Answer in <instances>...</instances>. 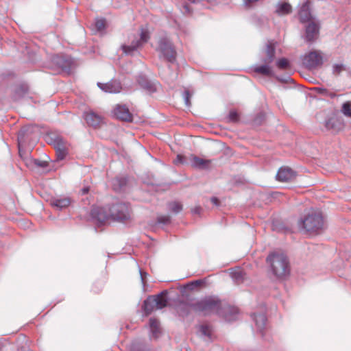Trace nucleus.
<instances>
[{
	"mask_svg": "<svg viewBox=\"0 0 351 351\" xmlns=\"http://www.w3.org/2000/svg\"><path fill=\"white\" fill-rule=\"evenodd\" d=\"M211 202H212L213 204L216 205V206H217V205L219 204V200H218V199H217V197H212V198H211Z\"/></svg>",
	"mask_w": 351,
	"mask_h": 351,
	"instance_id": "nucleus-48",
	"label": "nucleus"
},
{
	"mask_svg": "<svg viewBox=\"0 0 351 351\" xmlns=\"http://www.w3.org/2000/svg\"><path fill=\"white\" fill-rule=\"evenodd\" d=\"M252 317L255 322L258 331L263 335V330L265 327L266 321H267L265 315L264 313H259V314L253 313L252 315Z\"/></svg>",
	"mask_w": 351,
	"mask_h": 351,
	"instance_id": "nucleus-21",
	"label": "nucleus"
},
{
	"mask_svg": "<svg viewBox=\"0 0 351 351\" xmlns=\"http://www.w3.org/2000/svg\"><path fill=\"white\" fill-rule=\"evenodd\" d=\"M194 302V301H191L190 302H180L177 306H176V311L181 316H187L191 310H193L192 308V304Z\"/></svg>",
	"mask_w": 351,
	"mask_h": 351,
	"instance_id": "nucleus-22",
	"label": "nucleus"
},
{
	"mask_svg": "<svg viewBox=\"0 0 351 351\" xmlns=\"http://www.w3.org/2000/svg\"><path fill=\"white\" fill-rule=\"evenodd\" d=\"M232 277L234 280H235L237 282H239L243 280V276L241 271L238 270L232 273Z\"/></svg>",
	"mask_w": 351,
	"mask_h": 351,
	"instance_id": "nucleus-38",
	"label": "nucleus"
},
{
	"mask_svg": "<svg viewBox=\"0 0 351 351\" xmlns=\"http://www.w3.org/2000/svg\"><path fill=\"white\" fill-rule=\"evenodd\" d=\"M29 88L27 85L23 84L16 87L14 93V99H19L28 93Z\"/></svg>",
	"mask_w": 351,
	"mask_h": 351,
	"instance_id": "nucleus-28",
	"label": "nucleus"
},
{
	"mask_svg": "<svg viewBox=\"0 0 351 351\" xmlns=\"http://www.w3.org/2000/svg\"><path fill=\"white\" fill-rule=\"evenodd\" d=\"M302 62L308 69H315L323 63L322 53L319 51H311L304 56Z\"/></svg>",
	"mask_w": 351,
	"mask_h": 351,
	"instance_id": "nucleus-7",
	"label": "nucleus"
},
{
	"mask_svg": "<svg viewBox=\"0 0 351 351\" xmlns=\"http://www.w3.org/2000/svg\"><path fill=\"white\" fill-rule=\"evenodd\" d=\"M186 161V158L184 156L178 154L174 160V163L178 165L179 164H184Z\"/></svg>",
	"mask_w": 351,
	"mask_h": 351,
	"instance_id": "nucleus-43",
	"label": "nucleus"
},
{
	"mask_svg": "<svg viewBox=\"0 0 351 351\" xmlns=\"http://www.w3.org/2000/svg\"><path fill=\"white\" fill-rule=\"evenodd\" d=\"M315 90L318 94H320L322 95L328 96L331 98H333L336 96L335 93H332L324 88L317 87L315 88Z\"/></svg>",
	"mask_w": 351,
	"mask_h": 351,
	"instance_id": "nucleus-32",
	"label": "nucleus"
},
{
	"mask_svg": "<svg viewBox=\"0 0 351 351\" xmlns=\"http://www.w3.org/2000/svg\"><path fill=\"white\" fill-rule=\"evenodd\" d=\"M88 191V187H86V188H84V189H82V193L83 195L87 193Z\"/></svg>",
	"mask_w": 351,
	"mask_h": 351,
	"instance_id": "nucleus-49",
	"label": "nucleus"
},
{
	"mask_svg": "<svg viewBox=\"0 0 351 351\" xmlns=\"http://www.w3.org/2000/svg\"><path fill=\"white\" fill-rule=\"evenodd\" d=\"M201 207L200 206H196L194 208L192 209V213H194V214H197L199 215L201 212Z\"/></svg>",
	"mask_w": 351,
	"mask_h": 351,
	"instance_id": "nucleus-45",
	"label": "nucleus"
},
{
	"mask_svg": "<svg viewBox=\"0 0 351 351\" xmlns=\"http://www.w3.org/2000/svg\"><path fill=\"white\" fill-rule=\"evenodd\" d=\"M95 29L97 31L101 32L106 27V21L104 19H97L95 23Z\"/></svg>",
	"mask_w": 351,
	"mask_h": 351,
	"instance_id": "nucleus-34",
	"label": "nucleus"
},
{
	"mask_svg": "<svg viewBox=\"0 0 351 351\" xmlns=\"http://www.w3.org/2000/svg\"><path fill=\"white\" fill-rule=\"evenodd\" d=\"M300 226L308 232L319 233L324 228V220L320 212L313 211L301 219Z\"/></svg>",
	"mask_w": 351,
	"mask_h": 351,
	"instance_id": "nucleus-3",
	"label": "nucleus"
},
{
	"mask_svg": "<svg viewBox=\"0 0 351 351\" xmlns=\"http://www.w3.org/2000/svg\"><path fill=\"white\" fill-rule=\"evenodd\" d=\"M272 274L278 278H283L290 272L287 256L281 252H273L267 258Z\"/></svg>",
	"mask_w": 351,
	"mask_h": 351,
	"instance_id": "nucleus-1",
	"label": "nucleus"
},
{
	"mask_svg": "<svg viewBox=\"0 0 351 351\" xmlns=\"http://www.w3.org/2000/svg\"><path fill=\"white\" fill-rule=\"evenodd\" d=\"M170 217L168 215H162L157 217V223L159 224H167L170 223Z\"/></svg>",
	"mask_w": 351,
	"mask_h": 351,
	"instance_id": "nucleus-37",
	"label": "nucleus"
},
{
	"mask_svg": "<svg viewBox=\"0 0 351 351\" xmlns=\"http://www.w3.org/2000/svg\"><path fill=\"white\" fill-rule=\"evenodd\" d=\"M35 164L38 166V167H45L47 166V162L45 161H40V160H36L35 161Z\"/></svg>",
	"mask_w": 351,
	"mask_h": 351,
	"instance_id": "nucleus-44",
	"label": "nucleus"
},
{
	"mask_svg": "<svg viewBox=\"0 0 351 351\" xmlns=\"http://www.w3.org/2000/svg\"><path fill=\"white\" fill-rule=\"evenodd\" d=\"M346 69V66L343 64H335L332 66V73L338 75Z\"/></svg>",
	"mask_w": 351,
	"mask_h": 351,
	"instance_id": "nucleus-35",
	"label": "nucleus"
},
{
	"mask_svg": "<svg viewBox=\"0 0 351 351\" xmlns=\"http://www.w3.org/2000/svg\"><path fill=\"white\" fill-rule=\"evenodd\" d=\"M149 39V32L147 30L142 29L140 36L134 35L128 44H124L121 46L123 53L126 55L132 56L134 52L146 43Z\"/></svg>",
	"mask_w": 351,
	"mask_h": 351,
	"instance_id": "nucleus-5",
	"label": "nucleus"
},
{
	"mask_svg": "<svg viewBox=\"0 0 351 351\" xmlns=\"http://www.w3.org/2000/svg\"><path fill=\"white\" fill-rule=\"evenodd\" d=\"M341 112L348 117H351V101H348L343 104Z\"/></svg>",
	"mask_w": 351,
	"mask_h": 351,
	"instance_id": "nucleus-30",
	"label": "nucleus"
},
{
	"mask_svg": "<svg viewBox=\"0 0 351 351\" xmlns=\"http://www.w3.org/2000/svg\"><path fill=\"white\" fill-rule=\"evenodd\" d=\"M110 219L125 221L130 218V208L128 204L117 203L108 208Z\"/></svg>",
	"mask_w": 351,
	"mask_h": 351,
	"instance_id": "nucleus-6",
	"label": "nucleus"
},
{
	"mask_svg": "<svg viewBox=\"0 0 351 351\" xmlns=\"http://www.w3.org/2000/svg\"><path fill=\"white\" fill-rule=\"evenodd\" d=\"M92 219L99 224L106 223L110 219L108 208L102 207H93L90 211Z\"/></svg>",
	"mask_w": 351,
	"mask_h": 351,
	"instance_id": "nucleus-9",
	"label": "nucleus"
},
{
	"mask_svg": "<svg viewBox=\"0 0 351 351\" xmlns=\"http://www.w3.org/2000/svg\"><path fill=\"white\" fill-rule=\"evenodd\" d=\"M277 79L282 82H288L289 81L291 80V79L289 77H286L285 78H280L279 77H277Z\"/></svg>",
	"mask_w": 351,
	"mask_h": 351,
	"instance_id": "nucleus-46",
	"label": "nucleus"
},
{
	"mask_svg": "<svg viewBox=\"0 0 351 351\" xmlns=\"http://www.w3.org/2000/svg\"><path fill=\"white\" fill-rule=\"evenodd\" d=\"M114 114L120 120L127 122L132 121V114L125 105H117L114 109Z\"/></svg>",
	"mask_w": 351,
	"mask_h": 351,
	"instance_id": "nucleus-13",
	"label": "nucleus"
},
{
	"mask_svg": "<svg viewBox=\"0 0 351 351\" xmlns=\"http://www.w3.org/2000/svg\"><path fill=\"white\" fill-rule=\"evenodd\" d=\"M167 293V291H164L158 295L151 296L154 299V304L156 305V308L162 309L167 305V300L165 298Z\"/></svg>",
	"mask_w": 351,
	"mask_h": 351,
	"instance_id": "nucleus-23",
	"label": "nucleus"
},
{
	"mask_svg": "<svg viewBox=\"0 0 351 351\" xmlns=\"http://www.w3.org/2000/svg\"><path fill=\"white\" fill-rule=\"evenodd\" d=\"M52 60L54 64L64 71L69 70L73 64L71 57L66 56L56 55Z\"/></svg>",
	"mask_w": 351,
	"mask_h": 351,
	"instance_id": "nucleus-16",
	"label": "nucleus"
},
{
	"mask_svg": "<svg viewBox=\"0 0 351 351\" xmlns=\"http://www.w3.org/2000/svg\"><path fill=\"white\" fill-rule=\"evenodd\" d=\"M276 13L279 15H285L291 12V6L288 3H279L276 6Z\"/></svg>",
	"mask_w": 351,
	"mask_h": 351,
	"instance_id": "nucleus-29",
	"label": "nucleus"
},
{
	"mask_svg": "<svg viewBox=\"0 0 351 351\" xmlns=\"http://www.w3.org/2000/svg\"><path fill=\"white\" fill-rule=\"evenodd\" d=\"M184 9L186 10V12H189V5H184Z\"/></svg>",
	"mask_w": 351,
	"mask_h": 351,
	"instance_id": "nucleus-51",
	"label": "nucleus"
},
{
	"mask_svg": "<svg viewBox=\"0 0 351 351\" xmlns=\"http://www.w3.org/2000/svg\"><path fill=\"white\" fill-rule=\"evenodd\" d=\"M229 120L232 122H237L239 120V115L235 111H230L228 116Z\"/></svg>",
	"mask_w": 351,
	"mask_h": 351,
	"instance_id": "nucleus-42",
	"label": "nucleus"
},
{
	"mask_svg": "<svg viewBox=\"0 0 351 351\" xmlns=\"http://www.w3.org/2000/svg\"><path fill=\"white\" fill-rule=\"evenodd\" d=\"M169 209L171 212L177 214L182 210V206L178 202H171L169 204Z\"/></svg>",
	"mask_w": 351,
	"mask_h": 351,
	"instance_id": "nucleus-31",
	"label": "nucleus"
},
{
	"mask_svg": "<svg viewBox=\"0 0 351 351\" xmlns=\"http://www.w3.org/2000/svg\"><path fill=\"white\" fill-rule=\"evenodd\" d=\"M202 282L200 280L193 281L186 285V287L189 290H193L195 288L200 286Z\"/></svg>",
	"mask_w": 351,
	"mask_h": 351,
	"instance_id": "nucleus-40",
	"label": "nucleus"
},
{
	"mask_svg": "<svg viewBox=\"0 0 351 351\" xmlns=\"http://www.w3.org/2000/svg\"><path fill=\"white\" fill-rule=\"evenodd\" d=\"M149 327L152 337L158 338L160 332L159 322L156 319L151 318L149 319Z\"/></svg>",
	"mask_w": 351,
	"mask_h": 351,
	"instance_id": "nucleus-27",
	"label": "nucleus"
},
{
	"mask_svg": "<svg viewBox=\"0 0 351 351\" xmlns=\"http://www.w3.org/2000/svg\"><path fill=\"white\" fill-rule=\"evenodd\" d=\"M57 160H63L68 154L69 143L61 137H56L53 141Z\"/></svg>",
	"mask_w": 351,
	"mask_h": 351,
	"instance_id": "nucleus-8",
	"label": "nucleus"
},
{
	"mask_svg": "<svg viewBox=\"0 0 351 351\" xmlns=\"http://www.w3.org/2000/svg\"><path fill=\"white\" fill-rule=\"evenodd\" d=\"M119 182H120V186H121L125 184V181L124 180H121V181L119 180Z\"/></svg>",
	"mask_w": 351,
	"mask_h": 351,
	"instance_id": "nucleus-50",
	"label": "nucleus"
},
{
	"mask_svg": "<svg viewBox=\"0 0 351 351\" xmlns=\"http://www.w3.org/2000/svg\"><path fill=\"white\" fill-rule=\"evenodd\" d=\"M324 125L328 130L337 132L343 128V123L337 117H332L326 120Z\"/></svg>",
	"mask_w": 351,
	"mask_h": 351,
	"instance_id": "nucleus-19",
	"label": "nucleus"
},
{
	"mask_svg": "<svg viewBox=\"0 0 351 351\" xmlns=\"http://www.w3.org/2000/svg\"><path fill=\"white\" fill-rule=\"evenodd\" d=\"M84 119L87 124L93 128L99 126L103 122V117L93 110L84 112Z\"/></svg>",
	"mask_w": 351,
	"mask_h": 351,
	"instance_id": "nucleus-15",
	"label": "nucleus"
},
{
	"mask_svg": "<svg viewBox=\"0 0 351 351\" xmlns=\"http://www.w3.org/2000/svg\"><path fill=\"white\" fill-rule=\"evenodd\" d=\"M31 129L30 127H25L22 128L18 134V140L19 141H23L24 137L26 134V133L29 132V130Z\"/></svg>",
	"mask_w": 351,
	"mask_h": 351,
	"instance_id": "nucleus-39",
	"label": "nucleus"
},
{
	"mask_svg": "<svg viewBox=\"0 0 351 351\" xmlns=\"http://www.w3.org/2000/svg\"><path fill=\"white\" fill-rule=\"evenodd\" d=\"M191 161L193 167L201 169H206L210 163L209 160H205L193 155L191 156Z\"/></svg>",
	"mask_w": 351,
	"mask_h": 351,
	"instance_id": "nucleus-24",
	"label": "nucleus"
},
{
	"mask_svg": "<svg viewBox=\"0 0 351 351\" xmlns=\"http://www.w3.org/2000/svg\"><path fill=\"white\" fill-rule=\"evenodd\" d=\"M254 71L256 73H260L265 76L271 77L274 75V73L271 67L266 64L254 67Z\"/></svg>",
	"mask_w": 351,
	"mask_h": 351,
	"instance_id": "nucleus-25",
	"label": "nucleus"
},
{
	"mask_svg": "<svg viewBox=\"0 0 351 351\" xmlns=\"http://www.w3.org/2000/svg\"><path fill=\"white\" fill-rule=\"evenodd\" d=\"M140 274H141V280H142L143 283H145L144 280H145V277L147 276V273L143 272L141 270H140Z\"/></svg>",
	"mask_w": 351,
	"mask_h": 351,
	"instance_id": "nucleus-47",
	"label": "nucleus"
},
{
	"mask_svg": "<svg viewBox=\"0 0 351 351\" xmlns=\"http://www.w3.org/2000/svg\"><path fill=\"white\" fill-rule=\"evenodd\" d=\"M297 176L295 171L288 167H282L279 169L276 174V179L280 182H291Z\"/></svg>",
	"mask_w": 351,
	"mask_h": 351,
	"instance_id": "nucleus-12",
	"label": "nucleus"
},
{
	"mask_svg": "<svg viewBox=\"0 0 351 351\" xmlns=\"http://www.w3.org/2000/svg\"><path fill=\"white\" fill-rule=\"evenodd\" d=\"M183 97L185 102V104L187 106H191V101L190 99L191 97V94L190 93L189 90H185L183 93Z\"/></svg>",
	"mask_w": 351,
	"mask_h": 351,
	"instance_id": "nucleus-41",
	"label": "nucleus"
},
{
	"mask_svg": "<svg viewBox=\"0 0 351 351\" xmlns=\"http://www.w3.org/2000/svg\"><path fill=\"white\" fill-rule=\"evenodd\" d=\"M97 86L100 89L108 93H118L122 89L121 84L118 80H112L108 83H97Z\"/></svg>",
	"mask_w": 351,
	"mask_h": 351,
	"instance_id": "nucleus-14",
	"label": "nucleus"
},
{
	"mask_svg": "<svg viewBox=\"0 0 351 351\" xmlns=\"http://www.w3.org/2000/svg\"><path fill=\"white\" fill-rule=\"evenodd\" d=\"M154 299L149 296L143 302V310L145 316L149 315L156 308Z\"/></svg>",
	"mask_w": 351,
	"mask_h": 351,
	"instance_id": "nucleus-26",
	"label": "nucleus"
},
{
	"mask_svg": "<svg viewBox=\"0 0 351 351\" xmlns=\"http://www.w3.org/2000/svg\"><path fill=\"white\" fill-rule=\"evenodd\" d=\"M193 311L206 316L219 314L221 308V300L215 296H207L192 304Z\"/></svg>",
	"mask_w": 351,
	"mask_h": 351,
	"instance_id": "nucleus-2",
	"label": "nucleus"
},
{
	"mask_svg": "<svg viewBox=\"0 0 351 351\" xmlns=\"http://www.w3.org/2000/svg\"><path fill=\"white\" fill-rule=\"evenodd\" d=\"M71 202L69 197H54L50 201V204L58 210H62L68 207Z\"/></svg>",
	"mask_w": 351,
	"mask_h": 351,
	"instance_id": "nucleus-20",
	"label": "nucleus"
},
{
	"mask_svg": "<svg viewBox=\"0 0 351 351\" xmlns=\"http://www.w3.org/2000/svg\"><path fill=\"white\" fill-rule=\"evenodd\" d=\"M319 32V23L317 20L308 22L306 27L305 39L308 43L314 42L317 39Z\"/></svg>",
	"mask_w": 351,
	"mask_h": 351,
	"instance_id": "nucleus-10",
	"label": "nucleus"
},
{
	"mask_svg": "<svg viewBox=\"0 0 351 351\" xmlns=\"http://www.w3.org/2000/svg\"><path fill=\"white\" fill-rule=\"evenodd\" d=\"M275 46L272 42H268L264 51V56L261 59V62L264 64L269 65L275 58Z\"/></svg>",
	"mask_w": 351,
	"mask_h": 351,
	"instance_id": "nucleus-17",
	"label": "nucleus"
},
{
	"mask_svg": "<svg viewBox=\"0 0 351 351\" xmlns=\"http://www.w3.org/2000/svg\"><path fill=\"white\" fill-rule=\"evenodd\" d=\"M298 15L301 23H308L313 20H317L313 17L311 10V1H306L300 7Z\"/></svg>",
	"mask_w": 351,
	"mask_h": 351,
	"instance_id": "nucleus-11",
	"label": "nucleus"
},
{
	"mask_svg": "<svg viewBox=\"0 0 351 351\" xmlns=\"http://www.w3.org/2000/svg\"><path fill=\"white\" fill-rule=\"evenodd\" d=\"M138 84L141 87L150 93H154L157 90V84L154 82L149 80L144 75H139L137 79Z\"/></svg>",
	"mask_w": 351,
	"mask_h": 351,
	"instance_id": "nucleus-18",
	"label": "nucleus"
},
{
	"mask_svg": "<svg viewBox=\"0 0 351 351\" xmlns=\"http://www.w3.org/2000/svg\"><path fill=\"white\" fill-rule=\"evenodd\" d=\"M156 51L159 53L160 58H163L169 62L173 63L176 60V51L167 37H161L158 40Z\"/></svg>",
	"mask_w": 351,
	"mask_h": 351,
	"instance_id": "nucleus-4",
	"label": "nucleus"
},
{
	"mask_svg": "<svg viewBox=\"0 0 351 351\" xmlns=\"http://www.w3.org/2000/svg\"><path fill=\"white\" fill-rule=\"evenodd\" d=\"M278 67L280 69H287L289 66V62L286 58H281L277 61Z\"/></svg>",
	"mask_w": 351,
	"mask_h": 351,
	"instance_id": "nucleus-36",
	"label": "nucleus"
},
{
	"mask_svg": "<svg viewBox=\"0 0 351 351\" xmlns=\"http://www.w3.org/2000/svg\"><path fill=\"white\" fill-rule=\"evenodd\" d=\"M199 332L202 336L207 337L208 338L211 336V329L210 326L207 325L200 326Z\"/></svg>",
	"mask_w": 351,
	"mask_h": 351,
	"instance_id": "nucleus-33",
	"label": "nucleus"
}]
</instances>
